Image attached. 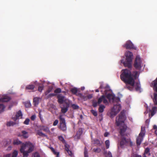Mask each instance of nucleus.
Segmentation results:
<instances>
[{"instance_id": "nucleus-1", "label": "nucleus", "mask_w": 157, "mask_h": 157, "mask_svg": "<svg viewBox=\"0 0 157 157\" xmlns=\"http://www.w3.org/2000/svg\"><path fill=\"white\" fill-rule=\"evenodd\" d=\"M122 71L120 77L121 80L126 84L124 88L132 90L134 86V80L132 77L131 71L127 69L123 70Z\"/></svg>"}, {"instance_id": "nucleus-2", "label": "nucleus", "mask_w": 157, "mask_h": 157, "mask_svg": "<svg viewBox=\"0 0 157 157\" xmlns=\"http://www.w3.org/2000/svg\"><path fill=\"white\" fill-rule=\"evenodd\" d=\"M126 116L125 114L123 112H121L119 116L116 118V122L117 126L121 125L120 127V130L119 133L120 135L122 136L125 135V132H126L127 128V126L124 123V121L126 119Z\"/></svg>"}, {"instance_id": "nucleus-3", "label": "nucleus", "mask_w": 157, "mask_h": 157, "mask_svg": "<svg viewBox=\"0 0 157 157\" xmlns=\"http://www.w3.org/2000/svg\"><path fill=\"white\" fill-rule=\"evenodd\" d=\"M34 148L33 144L29 141L26 142L22 144L20 151L22 153L23 157H28V154L33 151Z\"/></svg>"}, {"instance_id": "nucleus-4", "label": "nucleus", "mask_w": 157, "mask_h": 157, "mask_svg": "<svg viewBox=\"0 0 157 157\" xmlns=\"http://www.w3.org/2000/svg\"><path fill=\"white\" fill-rule=\"evenodd\" d=\"M126 60H121V63H122L125 67L131 68L132 67V63L133 59V55L132 53L130 51H127L125 53Z\"/></svg>"}, {"instance_id": "nucleus-5", "label": "nucleus", "mask_w": 157, "mask_h": 157, "mask_svg": "<svg viewBox=\"0 0 157 157\" xmlns=\"http://www.w3.org/2000/svg\"><path fill=\"white\" fill-rule=\"evenodd\" d=\"M125 135L121 136V137L120 142V146L121 148H124L125 146H129L131 147L133 145L132 142L131 141L130 138H126L124 136H127V134L125 132Z\"/></svg>"}, {"instance_id": "nucleus-6", "label": "nucleus", "mask_w": 157, "mask_h": 157, "mask_svg": "<svg viewBox=\"0 0 157 157\" xmlns=\"http://www.w3.org/2000/svg\"><path fill=\"white\" fill-rule=\"evenodd\" d=\"M59 124L58 128L63 132H65L67 129L66 123L64 116L60 114L59 117Z\"/></svg>"}, {"instance_id": "nucleus-7", "label": "nucleus", "mask_w": 157, "mask_h": 157, "mask_svg": "<svg viewBox=\"0 0 157 157\" xmlns=\"http://www.w3.org/2000/svg\"><path fill=\"white\" fill-rule=\"evenodd\" d=\"M151 86L152 87L153 90L157 92V77L155 80L152 82ZM154 97L153 101L155 105H157V94L154 93Z\"/></svg>"}, {"instance_id": "nucleus-8", "label": "nucleus", "mask_w": 157, "mask_h": 157, "mask_svg": "<svg viewBox=\"0 0 157 157\" xmlns=\"http://www.w3.org/2000/svg\"><path fill=\"white\" fill-rule=\"evenodd\" d=\"M145 128L141 127V130L139 136L137 138L136 143L137 146L140 145L143 140V137L145 135Z\"/></svg>"}, {"instance_id": "nucleus-9", "label": "nucleus", "mask_w": 157, "mask_h": 157, "mask_svg": "<svg viewBox=\"0 0 157 157\" xmlns=\"http://www.w3.org/2000/svg\"><path fill=\"white\" fill-rule=\"evenodd\" d=\"M121 107L120 104L114 105L113 108H112L110 114L111 116L116 115L121 110Z\"/></svg>"}, {"instance_id": "nucleus-10", "label": "nucleus", "mask_w": 157, "mask_h": 157, "mask_svg": "<svg viewBox=\"0 0 157 157\" xmlns=\"http://www.w3.org/2000/svg\"><path fill=\"white\" fill-rule=\"evenodd\" d=\"M141 59L138 56H136L134 64L135 67L137 70H140L141 68Z\"/></svg>"}, {"instance_id": "nucleus-11", "label": "nucleus", "mask_w": 157, "mask_h": 157, "mask_svg": "<svg viewBox=\"0 0 157 157\" xmlns=\"http://www.w3.org/2000/svg\"><path fill=\"white\" fill-rule=\"evenodd\" d=\"M123 47L127 49H131L134 50L136 49V48L134 46L132 43L130 41H127L123 45Z\"/></svg>"}, {"instance_id": "nucleus-12", "label": "nucleus", "mask_w": 157, "mask_h": 157, "mask_svg": "<svg viewBox=\"0 0 157 157\" xmlns=\"http://www.w3.org/2000/svg\"><path fill=\"white\" fill-rule=\"evenodd\" d=\"M103 101V103L106 105L108 104V101L106 99L105 96L104 95H102L98 99V103L99 104Z\"/></svg>"}, {"instance_id": "nucleus-13", "label": "nucleus", "mask_w": 157, "mask_h": 157, "mask_svg": "<svg viewBox=\"0 0 157 157\" xmlns=\"http://www.w3.org/2000/svg\"><path fill=\"white\" fill-rule=\"evenodd\" d=\"M65 104H63V107H61V111L63 113H65L67 112L70 106V103L69 102L66 101Z\"/></svg>"}, {"instance_id": "nucleus-14", "label": "nucleus", "mask_w": 157, "mask_h": 157, "mask_svg": "<svg viewBox=\"0 0 157 157\" xmlns=\"http://www.w3.org/2000/svg\"><path fill=\"white\" fill-rule=\"evenodd\" d=\"M57 98L58 99V102L59 104H62L64 102H65L66 99H65V96L61 94L58 95L57 96Z\"/></svg>"}, {"instance_id": "nucleus-15", "label": "nucleus", "mask_w": 157, "mask_h": 157, "mask_svg": "<svg viewBox=\"0 0 157 157\" xmlns=\"http://www.w3.org/2000/svg\"><path fill=\"white\" fill-rule=\"evenodd\" d=\"M105 94L106 95V96H105L106 98L109 100V101H112L113 102L114 101L115 98V96L114 95L110 94H106V92L105 93Z\"/></svg>"}, {"instance_id": "nucleus-16", "label": "nucleus", "mask_w": 157, "mask_h": 157, "mask_svg": "<svg viewBox=\"0 0 157 157\" xmlns=\"http://www.w3.org/2000/svg\"><path fill=\"white\" fill-rule=\"evenodd\" d=\"M22 114L21 112V110H19L16 113V114L14 117H12V119L14 121H16L17 119L19 118L20 117H22Z\"/></svg>"}, {"instance_id": "nucleus-17", "label": "nucleus", "mask_w": 157, "mask_h": 157, "mask_svg": "<svg viewBox=\"0 0 157 157\" xmlns=\"http://www.w3.org/2000/svg\"><path fill=\"white\" fill-rule=\"evenodd\" d=\"M83 129L82 128H79L78 129V131L77 132L76 135L75 136V137L77 139H79L83 133Z\"/></svg>"}, {"instance_id": "nucleus-18", "label": "nucleus", "mask_w": 157, "mask_h": 157, "mask_svg": "<svg viewBox=\"0 0 157 157\" xmlns=\"http://www.w3.org/2000/svg\"><path fill=\"white\" fill-rule=\"evenodd\" d=\"M135 89L136 91L141 92L140 84L139 82H137L135 85Z\"/></svg>"}, {"instance_id": "nucleus-19", "label": "nucleus", "mask_w": 157, "mask_h": 157, "mask_svg": "<svg viewBox=\"0 0 157 157\" xmlns=\"http://www.w3.org/2000/svg\"><path fill=\"white\" fill-rule=\"evenodd\" d=\"M40 129L41 130L47 132H50L49 128L47 126H41Z\"/></svg>"}, {"instance_id": "nucleus-20", "label": "nucleus", "mask_w": 157, "mask_h": 157, "mask_svg": "<svg viewBox=\"0 0 157 157\" xmlns=\"http://www.w3.org/2000/svg\"><path fill=\"white\" fill-rule=\"evenodd\" d=\"M52 151L55 155H56V157H59V152H56L55 149L52 147H50Z\"/></svg>"}, {"instance_id": "nucleus-21", "label": "nucleus", "mask_w": 157, "mask_h": 157, "mask_svg": "<svg viewBox=\"0 0 157 157\" xmlns=\"http://www.w3.org/2000/svg\"><path fill=\"white\" fill-rule=\"evenodd\" d=\"M22 135L21 136L23 137L24 138H27L29 136L28 132L25 131H22L21 132Z\"/></svg>"}, {"instance_id": "nucleus-22", "label": "nucleus", "mask_w": 157, "mask_h": 157, "mask_svg": "<svg viewBox=\"0 0 157 157\" xmlns=\"http://www.w3.org/2000/svg\"><path fill=\"white\" fill-rule=\"evenodd\" d=\"M10 98L9 97H4L2 99L0 98V101H2L3 102H8L10 100Z\"/></svg>"}, {"instance_id": "nucleus-23", "label": "nucleus", "mask_w": 157, "mask_h": 157, "mask_svg": "<svg viewBox=\"0 0 157 157\" xmlns=\"http://www.w3.org/2000/svg\"><path fill=\"white\" fill-rule=\"evenodd\" d=\"M21 143L22 142L18 139L14 140L13 142V144L14 145H18Z\"/></svg>"}, {"instance_id": "nucleus-24", "label": "nucleus", "mask_w": 157, "mask_h": 157, "mask_svg": "<svg viewBox=\"0 0 157 157\" xmlns=\"http://www.w3.org/2000/svg\"><path fill=\"white\" fill-rule=\"evenodd\" d=\"M34 88V85L33 84H31L25 87V89L28 90H33Z\"/></svg>"}, {"instance_id": "nucleus-25", "label": "nucleus", "mask_w": 157, "mask_h": 157, "mask_svg": "<svg viewBox=\"0 0 157 157\" xmlns=\"http://www.w3.org/2000/svg\"><path fill=\"white\" fill-rule=\"evenodd\" d=\"M39 98L38 97L34 98L33 100V102L35 105H38L39 104Z\"/></svg>"}, {"instance_id": "nucleus-26", "label": "nucleus", "mask_w": 157, "mask_h": 157, "mask_svg": "<svg viewBox=\"0 0 157 157\" xmlns=\"http://www.w3.org/2000/svg\"><path fill=\"white\" fill-rule=\"evenodd\" d=\"M105 108V106L102 105H101L98 109V110L99 112L102 113L104 111V109Z\"/></svg>"}, {"instance_id": "nucleus-27", "label": "nucleus", "mask_w": 157, "mask_h": 157, "mask_svg": "<svg viewBox=\"0 0 157 157\" xmlns=\"http://www.w3.org/2000/svg\"><path fill=\"white\" fill-rule=\"evenodd\" d=\"M138 72L137 71H135L133 73L132 75V77L134 79V80L136 79L138 77Z\"/></svg>"}, {"instance_id": "nucleus-28", "label": "nucleus", "mask_w": 157, "mask_h": 157, "mask_svg": "<svg viewBox=\"0 0 157 157\" xmlns=\"http://www.w3.org/2000/svg\"><path fill=\"white\" fill-rule=\"evenodd\" d=\"M71 91L73 94L75 95L78 92V90L76 88H73L71 90Z\"/></svg>"}, {"instance_id": "nucleus-29", "label": "nucleus", "mask_w": 157, "mask_h": 157, "mask_svg": "<svg viewBox=\"0 0 157 157\" xmlns=\"http://www.w3.org/2000/svg\"><path fill=\"white\" fill-rule=\"evenodd\" d=\"M93 141L94 142V144L99 145H101L100 141L98 139H94L93 140Z\"/></svg>"}, {"instance_id": "nucleus-30", "label": "nucleus", "mask_w": 157, "mask_h": 157, "mask_svg": "<svg viewBox=\"0 0 157 157\" xmlns=\"http://www.w3.org/2000/svg\"><path fill=\"white\" fill-rule=\"evenodd\" d=\"M84 157H89L87 149L86 147L84 148Z\"/></svg>"}, {"instance_id": "nucleus-31", "label": "nucleus", "mask_w": 157, "mask_h": 157, "mask_svg": "<svg viewBox=\"0 0 157 157\" xmlns=\"http://www.w3.org/2000/svg\"><path fill=\"white\" fill-rule=\"evenodd\" d=\"M58 139L63 144H66V142L63 137L62 136H58Z\"/></svg>"}, {"instance_id": "nucleus-32", "label": "nucleus", "mask_w": 157, "mask_h": 157, "mask_svg": "<svg viewBox=\"0 0 157 157\" xmlns=\"http://www.w3.org/2000/svg\"><path fill=\"white\" fill-rule=\"evenodd\" d=\"M149 147H147L145 149L144 155H145V154H148V155L149 156L150 155H151V154L149 153Z\"/></svg>"}, {"instance_id": "nucleus-33", "label": "nucleus", "mask_w": 157, "mask_h": 157, "mask_svg": "<svg viewBox=\"0 0 157 157\" xmlns=\"http://www.w3.org/2000/svg\"><path fill=\"white\" fill-rule=\"evenodd\" d=\"M156 110H157V107H153L151 113V115L152 116H153Z\"/></svg>"}, {"instance_id": "nucleus-34", "label": "nucleus", "mask_w": 157, "mask_h": 157, "mask_svg": "<svg viewBox=\"0 0 157 157\" xmlns=\"http://www.w3.org/2000/svg\"><path fill=\"white\" fill-rule=\"evenodd\" d=\"M76 96H78L80 97L81 98H82L84 99H85V97H85V96L83 95L82 94L80 93H78L77 92V93L75 94Z\"/></svg>"}, {"instance_id": "nucleus-35", "label": "nucleus", "mask_w": 157, "mask_h": 157, "mask_svg": "<svg viewBox=\"0 0 157 157\" xmlns=\"http://www.w3.org/2000/svg\"><path fill=\"white\" fill-rule=\"evenodd\" d=\"M105 143L106 146V148H109L110 145V142L109 140H106L105 142Z\"/></svg>"}, {"instance_id": "nucleus-36", "label": "nucleus", "mask_w": 157, "mask_h": 157, "mask_svg": "<svg viewBox=\"0 0 157 157\" xmlns=\"http://www.w3.org/2000/svg\"><path fill=\"white\" fill-rule=\"evenodd\" d=\"M15 124V123L14 122L10 121L8 122L7 123V126H13Z\"/></svg>"}, {"instance_id": "nucleus-37", "label": "nucleus", "mask_w": 157, "mask_h": 157, "mask_svg": "<svg viewBox=\"0 0 157 157\" xmlns=\"http://www.w3.org/2000/svg\"><path fill=\"white\" fill-rule=\"evenodd\" d=\"M5 107L3 104H0V113L3 112Z\"/></svg>"}, {"instance_id": "nucleus-38", "label": "nucleus", "mask_w": 157, "mask_h": 157, "mask_svg": "<svg viewBox=\"0 0 157 157\" xmlns=\"http://www.w3.org/2000/svg\"><path fill=\"white\" fill-rule=\"evenodd\" d=\"M37 134L39 136H47L45 134L43 133L42 132L40 131H38L37 132Z\"/></svg>"}, {"instance_id": "nucleus-39", "label": "nucleus", "mask_w": 157, "mask_h": 157, "mask_svg": "<svg viewBox=\"0 0 157 157\" xmlns=\"http://www.w3.org/2000/svg\"><path fill=\"white\" fill-rule=\"evenodd\" d=\"M104 154H107V156H107V157H112V153L109 151L108 152H107V151L105 152Z\"/></svg>"}, {"instance_id": "nucleus-40", "label": "nucleus", "mask_w": 157, "mask_h": 157, "mask_svg": "<svg viewBox=\"0 0 157 157\" xmlns=\"http://www.w3.org/2000/svg\"><path fill=\"white\" fill-rule=\"evenodd\" d=\"M52 90V87H49L48 88V89L46 90V91L45 92V95H47L48 94V93L50 92Z\"/></svg>"}, {"instance_id": "nucleus-41", "label": "nucleus", "mask_w": 157, "mask_h": 157, "mask_svg": "<svg viewBox=\"0 0 157 157\" xmlns=\"http://www.w3.org/2000/svg\"><path fill=\"white\" fill-rule=\"evenodd\" d=\"M17 154V151H14L12 154V157H16Z\"/></svg>"}, {"instance_id": "nucleus-42", "label": "nucleus", "mask_w": 157, "mask_h": 157, "mask_svg": "<svg viewBox=\"0 0 157 157\" xmlns=\"http://www.w3.org/2000/svg\"><path fill=\"white\" fill-rule=\"evenodd\" d=\"M91 113L94 116H97L98 115V113L97 111L95 110L92 109L90 110Z\"/></svg>"}, {"instance_id": "nucleus-43", "label": "nucleus", "mask_w": 157, "mask_h": 157, "mask_svg": "<svg viewBox=\"0 0 157 157\" xmlns=\"http://www.w3.org/2000/svg\"><path fill=\"white\" fill-rule=\"evenodd\" d=\"M33 157H40L39 153L37 152L34 153L33 155Z\"/></svg>"}, {"instance_id": "nucleus-44", "label": "nucleus", "mask_w": 157, "mask_h": 157, "mask_svg": "<svg viewBox=\"0 0 157 157\" xmlns=\"http://www.w3.org/2000/svg\"><path fill=\"white\" fill-rule=\"evenodd\" d=\"M29 119L28 118H26L24 121V124L26 125H28L29 124Z\"/></svg>"}, {"instance_id": "nucleus-45", "label": "nucleus", "mask_w": 157, "mask_h": 157, "mask_svg": "<svg viewBox=\"0 0 157 157\" xmlns=\"http://www.w3.org/2000/svg\"><path fill=\"white\" fill-rule=\"evenodd\" d=\"M44 88V86L43 85L39 86L38 88V90L40 92H41L43 90Z\"/></svg>"}, {"instance_id": "nucleus-46", "label": "nucleus", "mask_w": 157, "mask_h": 157, "mask_svg": "<svg viewBox=\"0 0 157 157\" xmlns=\"http://www.w3.org/2000/svg\"><path fill=\"white\" fill-rule=\"evenodd\" d=\"M92 94H90L88 95H87L86 96H85V97H85V100L87 99H91L92 98Z\"/></svg>"}, {"instance_id": "nucleus-47", "label": "nucleus", "mask_w": 157, "mask_h": 157, "mask_svg": "<svg viewBox=\"0 0 157 157\" xmlns=\"http://www.w3.org/2000/svg\"><path fill=\"white\" fill-rule=\"evenodd\" d=\"M93 151L95 152L99 153L101 151V149L100 148H94Z\"/></svg>"}, {"instance_id": "nucleus-48", "label": "nucleus", "mask_w": 157, "mask_h": 157, "mask_svg": "<svg viewBox=\"0 0 157 157\" xmlns=\"http://www.w3.org/2000/svg\"><path fill=\"white\" fill-rule=\"evenodd\" d=\"M61 92V89L60 88H58L56 89L54 91V93H59Z\"/></svg>"}, {"instance_id": "nucleus-49", "label": "nucleus", "mask_w": 157, "mask_h": 157, "mask_svg": "<svg viewBox=\"0 0 157 157\" xmlns=\"http://www.w3.org/2000/svg\"><path fill=\"white\" fill-rule=\"evenodd\" d=\"M131 157H142V156L133 153Z\"/></svg>"}, {"instance_id": "nucleus-50", "label": "nucleus", "mask_w": 157, "mask_h": 157, "mask_svg": "<svg viewBox=\"0 0 157 157\" xmlns=\"http://www.w3.org/2000/svg\"><path fill=\"white\" fill-rule=\"evenodd\" d=\"M72 107L74 109H77L79 108V106L78 105L74 104L72 105Z\"/></svg>"}, {"instance_id": "nucleus-51", "label": "nucleus", "mask_w": 157, "mask_h": 157, "mask_svg": "<svg viewBox=\"0 0 157 157\" xmlns=\"http://www.w3.org/2000/svg\"><path fill=\"white\" fill-rule=\"evenodd\" d=\"M65 144V149L66 150V151H69V146L67 145L66 144H66Z\"/></svg>"}, {"instance_id": "nucleus-52", "label": "nucleus", "mask_w": 157, "mask_h": 157, "mask_svg": "<svg viewBox=\"0 0 157 157\" xmlns=\"http://www.w3.org/2000/svg\"><path fill=\"white\" fill-rule=\"evenodd\" d=\"M25 105L26 107L27 108H29L31 106V103L29 102H27L25 103Z\"/></svg>"}, {"instance_id": "nucleus-53", "label": "nucleus", "mask_w": 157, "mask_h": 157, "mask_svg": "<svg viewBox=\"0 0 157 157\" xmlns=\"http://www.w3.org/2000/svg\"><path fill=\"white\" fill-rule=\"evenodd\" d=\"M98 104V102L94 101L92 102V105L94 107H96L97 106Z\"/></svg>"}, {"instance_id": "nucleus-54", "label": "nucleus", "mask_w": 157, "mask_h": 157, "mask_svg": "<svg viewBox=\"0 0 157 157\" xmlns=\"http://www.w3.org/2000/svg\"><path fill=\"white\" fill-rule=\"evenodd\" d=\"M58 120H56L53 123V125L54 126L58 124Z\"/></svg>"}, {"instance_id": "nucleus-55", "label": "nucleus", "mask_w": 157, "mask_h": 157, "mask_svg": "<svg viewBox=\"0 0 157 157\" xmlns=\"http://www.w3.org/2000/svg\"><path fill=\"white\" fill-rule=\"evenodd\" d=\"M36 118V116L35 115H33L31 116V117H30V119L32 121H34Z\"/></svg>"}, {"instance_id": "nucleus-56", "label": "nucleus", "mask_w": 157, "mask_h": 157, "mask_svg": "<svg viewBox=\"0 0 157 157\" xmlns=\"http://www.w3.org/2000/svg\"><path fill=\"white\" fill-rule=\"evenodd\" d=\"M67 151V152L68 154L70 156H72L73 155V154H72V152L71 151L69 150Z\"/></svg>"}, {"instance_id": "nucleus-57", "label": "nucleus", "mask_w": 157, "mask_h": 157, "mask_svg": "<svg viewBox=\"0 0 157 157\" xmlns=\"http://www.w3.org/2000/svg\"><path fill=\"white\" fill-rule=\"evenodd\" d=\"M56 95V94L54 93L50 94L48 96V97H52L55 96Z\"/></svg>"}, {"instance_id": "nucleus-58", "label": "nucleus", "mask_w": 157, "mask_h": 157, "mask_svg": "<svg viewBox=\"0 0 157 157\" xmlns=\"http://www.w3.org/2000/svg\"><path fill=\"white\" fill-rule=\"evenodd\" d=\"M109 134V133L108 132H106L104 133V135L105 137H107Z\"/></svg>"}, {"instance_id": "nucleus-59", "label": "nucleus", "mask_w": 157, "mask_h": 157, "mask_svg": "<svg viewBox=\"0 0 157 157\" xmlns=\"http://www.w3.org/2000/svg\"><path fill=\"white\" fill-rule=\"evenodd\" d=\"M153 128L155 129H157V126L156 125H154L153 126Z\"/></svg>"}, {"instance_id": "nucleus-60", "label": "nucleus", "mask_w": 157, "mask_h": 157, "mask_svg": "<svg viewBox=\"0 0 157 157\" xmlns=\"http://www.w3.org/2000/svg\"><path fill=\"white\" fill-rule=\"evenodd\" d=\"M11 154H9L7 155L5 157H10Z\"/></svg>"}, {"instance_id": "nucleus-61", "label": "nucleus", "mask_w": 157, "mask_h": 157, "mask_svg": "<svg viewBox=\"0 0 157 157\" xmlns=\"http://www.w3.org/2000/svg\"><path fill=\"white\" fill-rule=\"evenodd\" d=\"M149 120L148 119H147L146 121V123H148L149 122Z\"/></svg>"}, {"instance_id": "nucleus-62", "label": "nucleus", "mask_w": 157, "mask_h": 157, "mask_svg": "<svg viewBox=\"0 0 157 157\" xmlns=\"http://www.w3.org/2000/svg\"><path fill=\"white\" fill-rule=\"evenodd\" d=\"M39 116L40 117V119H41V113L40 112L39 113Z\"/></svg>"}, {"instance_id": "nucleus-63", "label": "nucleus", "mask_w": 157, "mask_h": 157, "mask_svg": "<svg viewBox=\"0 0 157 157\" xmlns=\"http://www.w3.org/2000/svg\"><path fill=\"white\" fill-rule=\"evenodd\" d=\"M116 100L117 102H118L120 101V98H118L116 99Z\"/></svg>"}, {"instance_id": "nucleus-64", "label": "nucleus", "mask_w": 157, "mask_h": 157, "mask_svg": "<svg viewBox=\"0 0 157 157\" xmlns=\"http://www.w3.org/2000/svg\"><path fill=\"white\" fill-rule=\"evenodd\" d=\"M80 118H81V119H83V116H82V115H81L80 116Z\"/></svg>"}]
</instances>
